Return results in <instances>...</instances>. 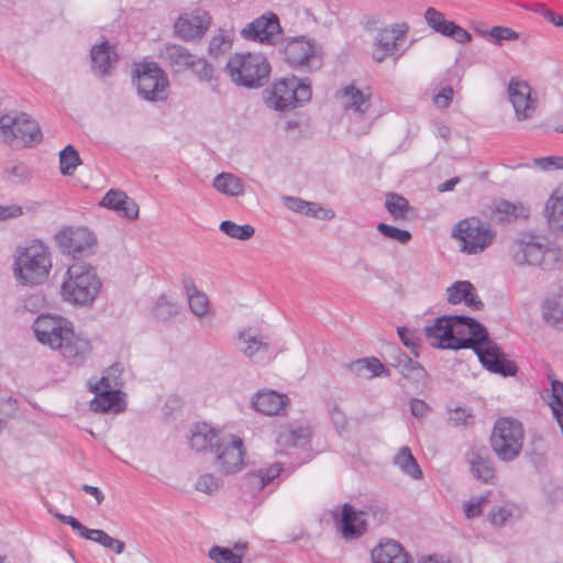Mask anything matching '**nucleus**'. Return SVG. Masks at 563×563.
Here are the masks:
<instances>
[{
	"label": "nucleus",
	"instance_id": "obj_1",
	"mask_svg": "<svg viewBox=\"0 0 563 563\" xmlns=\"http://www.w3.org/2000/svg\"><path fill=\"white\" fill-rule=\"evenodd\" d=\"M37 341L58 350L70 366H80L90 355L92 346L88 339L77 334L73 323L60 316L41 314L33 322Z\"/></svg>",
	"mask_w": 563,
	"mask_h": 563
},
{
	"label": "nucleus",
	"instance_id": "obj_2",
	"mask_svg": "<svg viewBox=\"0 0 563 563\" xmlns=\"http://www.w3.org/2000/svg\"><path fill=\"white\" fill-rule=\"evenodd\" d=\"M511 261L518 266H536L543 271L560 269L563 253L556 246L542 243L541 236L533 232H521L509 246Z\"/></svg>",
	"mask_w": 563,
	"mask_h": 563
},
{
	"label": "nucleus",
	"instance_id": "obj_3",
	"mask_svg": "<svg viewBox=\"0 0 563 563\" xmlns=\"http://www.w3.org/2000/svg\"><path fill=\"white\" fill-rule=\"evenodd\" d=\"M60 294L66 302L87 307L92 305L101 289L96 268L86 263H74L66 272Z\"/></svg>",
	"mask_w": 563,
	"mask_h": 563
},
{
	"label": "nucleus",
	"instance_id": "obj_4",
	"mask_svg": "<svg viewBox=\"0 0 563 563\" xmlns=\"http://www.w3.org/2000/svg\"><path fill=\"white\" fill-rule=\"evenodd\" d=\"M225 71L236 86L257 89L268 82L272 67L262 54L235 53L229 58Z\"/></svg>",
	"mask_w": 563,
	"mask_h": 563
},
{
	"label": "nucleus",
	"instance_id": "obj_5",
	"mask_svg": "<svg viewBox=\"0 0 563 563\" xmlns=\"http://www.w3.org/2000/svg\"><path fill=\"white\" fill-rule=\"evenodd\" d=\"M52 268L51 253L43 243H33L24 247L15 258L14 276L27 286L42 285L48 278Z\"/></svg>",
	"mask_w": 563,
	"mask_h": 563
},
{
	"label": "nucleus",
	"instance_id": "obj_6",
	"mask_svg": "<svg viewBox=\"0 0 563 563\" xmlns=\"http://www.w3.org/2000/svg\"><path fill=\"white\" fill-rule=\"evenodd\" d=\"M312 97L311 84L307 78L296 76L276 80L266 98V104L276 111H288L302 107Z\"/></svg>",
	"mask_w": 563,
	"mask_h": 563
},
{
	"label": "nucleus",
	"instance_id": "obj_7",
	"mask_svg": "<svg viewBox=\"0 0 563 563\" xmlns=\"http://www.w3.org/2000/svg\"><path fill=\"white\" fill-rule=\"evenodd\" d=\"M525 439L522 423L511 417L498 418L490 434V448L503 462H512L521 454Z\"/></svg>",
	"mask_w": 563,
	"mask_h": 563
},
{
	"label": "nucleus",
	"instance_id": "obj_8",
	"mask_svg": "<svg viewBox=\"0 0 563 563\" xmlns=\"http://www.w3.org/2000/svg\"><path fill=\"white\" fill-rule=\"evenodd\" d=\"M137 93L146 101H164L168 97L166 73L155 62L141 63L134 75Z\"/></svg>",
	"mask_w": 563,
	"mask_h": 563
},
{
	"label": "nucleus",
	"instance_id": "obj_9",
	"mask_svg": "<svg viewBox=\"0 0 563 563\" xmlns=\"http://www.w3.org/2000/svg\"><path fill=\"white\" fill-rule=\"evenodd\" d=\"M282 53L286 63L295 69H318L322 62L317 55L314 41L306 36L286 37L279 42Z\"/></svg>",
	"mask_w": 563,
	"mask_h": 563
},
{
	"label": "nucleus",
	"instance_id": "obj_10",
	"mask_svg": "<svg viewBox=\"0 0 563 563\" xmlns=\"http://www.w3.org/2000/svg\"><path fill=\"white\" fill-rule=\"evenodd\" d=\"M0 132L5 140H20L25 146H33L42 140L40 125L24 112L1 115Z\"/></svg>",
	"mask_w": 563,
	"mask_h": 563
},
{
	"label": "nucleus",
	"instance_id": "obj_11",
	"mask_svg": "<svg viewBox=\"0 0 563 563\" xmlns=\"http://www.w3.org/2000/svg\"><path fill=\"white\" fill-rule=\"evenodd\" d=\"M55 240L60 252L71 256L74 260L95 254L97 240L95 234L87 228H64L56 234Z\"/></svg>",
	"mask_w": 563,
	"mask_h": 563
},
{
	"label": "nucleus",
	"instance_id": "obj_12",
	"mask_svg": "<svg viewBox=\"0 0 563 563\" xmlns=\"http://www.w3.org/2000/svg\"><path fill=\"white\" fill-rule=\"evenodd\" d=\"M494 239V230L478 218L460 220V251L479 254L493 243Z\"/></svg>",
	"mask_w": 563,
	"mask_h": 563
},
{
	"label": "nucleus",
	"instance_id": "obj_13",
	"mask_svg": "<svg viewBox=\"0 0 563 563\" xmlns=\"http://www.w3.org/2000/svg\"><path fill=\"white\" fill-rule=\"evenodd\" d=\"M284 31L276 13L268 11L245 25L241 31L244 40L266 45H278L283 40Z\"/></svg>",
	"mask_w": 563,
	"mask_h": 563
},
{
	"label": "nucleus",
	"instance_id": "obj_14",
	"mask_svg": "<svg viewBox=\"0 0 563 563\" xmlns=\"http://www.w3.org/2000/svg\"><path fill=\"white\" fill-rule=\"evenodd\" d=\"M472 476L483 484L494 485L497 479L495 462L485 445H474L465 453Z\"/></svg>",
	"mask_w": 563,
	"mask_h": 563
},
{
	"label": "nucleus",
	"instance_id": "obj_15",
	"mask_svg": "<svg viewBox=\"0 0 563 563\" xmlns=\"http://www.w3.org/2000/svg\"><path fill=\"white\" fill-rule=\"evenodd\" d=\"M494 342L484 324L472 317L460 314V350L471 349L477 355Z\"/></svg>",
	"mask_w": 563,
	"mask_h": 563
},
{
	"label": "nucleus",
	"instance_id": "obj_16",
	"mask_svg": "<svg viewBox=\"0 0 563 563\" xmlns=\"http://www.w3.org/2000/svg\"><path fill=\"white\" fill-rule=\"evenodd\" d=\"M456 327L457 314L438 317L432 325L424 328L426 338L433 347L457 351Z\"/></svg>",
	"mask_w": 563,
	"mask_h": 563
},
{
	"label": "nucleus",
	"instance_id": "obj_17",
	"mask_svg": "<svg viewBox=\"0 0 563 563\" xmlns=\"http://www.w3.org/2000/svg\"><path fill=\"white\" fill-rule=\"evenodd\" d=\"M508 96L519 121H526L533 117L537 110V99L532 97V89L527 81L511 78L508 84Z\"/></svg>",
	"mask_w": 563,
	"mask_h": 563
},
{
	"label": "nucleus",
	"instance_id": "obj_18",
	"mask_svg": "<svg viewBox=\"0 0 563 563\" xmlns=\"http://www.w3.org/2000/svg\"><path fill=\"white\" fill-rule=\"evenodd\" d=\"M477 357L485 369L503 377L515 376L518 372L516 363L507 358V355L496 342L486 346L477 354Z\"/></svg>",
	"mask_w": 563,
	"mask_h": 563
},
{
	"label": "nucleus",
	"instance_id": "obj_19",
	"mask_svg": "<svg viewBox=\"0 0 563 563\" xmlns=\"http://www.w3.org/2000/svg\"><path fill=\"white\" fill-rule=\"evenodd\" d=\"M240 351L254 362L266 363L273 357L271 343L265 336L254 333L251 329L239 332Z\"/></svg>",
	"mask_w": 563,
	"mask_h": 563
},
{
	"label": "nucleus",
	"instance_id": "obj_20",
	"mask_svg": "<svg viewBox=\"0 0 563 563\" xmlns=\"http://www.w3.org/2000/svg\"><path fill=\"white\" fill-rule=\"evenodd\" d=\"M530 217V207L521 201L510 202L497 199L490 209V220L497 224H510Z\"/></svg>",
	"mask_w": 563,
	"mask_h": 563
},
{
	"label": "nucleus",
	"instance_id": "obj_21",
	"mask_svg": "<svg viewBox=\"0 0 563 563\" xmlns=\"http://www.w3.org/2000/svg\"><path fill=\"white\" fill-rule=\"evenodd\" d=\"M231 441L223 440L220 451H216V463L224 474L236 472L243 464V441L240 438L231 437Z\"/></svg>",
	"mask_w": 563,
	"mask_h": 563
},
{
	"label": "nucleus",
	"instance_id": "obj_22",
	"mask_svg": "<svg viewBox=\"0 0 563 563\" xmlns=\"http://www.w3.org/2000/svg\"><path fill=\"white\" fill-rule=\"evenodd\" d=\"M210 22L211 18L207 11L196 10L188 18H179L175 23V31L184 40H194L206 33Z\"/></svg>",
	"mask_w": 563,
	"mask_h": 563
},
{
	"label": "nucleus",
	"instance_id": "obj_23",
	"mask_svg": "<svg viewBox=\"0 0 563 563\" xmlns=\"http://www.w3.org/2000/svg\"><path fill=\"white\" fill-rule=\"evenodd\" d=\"M339 530L345 540L360 538L366 531V519L363 518V511H356L350 504H344Z\"/></svg>",
	"mask_w": 563,
	"mask_h": 563
},
{
	"label": "nucleus",
	"instance_id": "obj_24",
	"mask_svg": "<svg viewBox=\"0 0 563 563\" xmlns=\"http://www.w3.org/2000/svg\"><path fill=\"white\" fill-rule=\"evenodd\" d=\"M190 446L200 451H220L223 445V440L220 439L219 434L214 429L210 428L207 423H197L191 432L189 439Z\"/></svg>",
	"mask_w": 563,
	"mask_h": 563
},
{
	"label": "nucleus",
	"instance_id": "obj_25",
	"mask_svg": "<svg viewBox=\"0 0 563 563\" xmlns=\"http://www.w3.org/2000/svg\"><path fill=\"white\" fill-rule=\"evenodd\" d=\"M373 563H412L409 554L395 540L380 542L372 550Z\"/></svg>",
	"mask_w": 563,
	"mask_h": 563
},
{
	"label": "nucleus",
	"instance_id": "obj_26",
	"mask_svg": "<svg viewBox=\"0 0 563 563\" xmlns=\"http://www.w3.org/2000/svg\"><path fill=\"white\" fill-rule=\"evenodd\" d=\"M96 397L90 402V409L95 412H120L123 410L124 402L121 397V391L118 388H101L96 386L93 388Z\"/></svg>",
	"mask_w": 563,
	"mask_h": 563
},
{
	"label": "nucleus",
	"instance_id": "obj_27",
	"mask_svg": "<svg viewBox=\"0 0 563 563\" xmlns=\"http://www.w3.org/2000/svg\"><path fill=\"white\" fill-rule=\"evenodd\" d=\"M100 205L121 213L128 219H135L139 216V206L122 190L110 189L102 198Z\"/></svg>",
	"mask_w": 563,
	"mask_h": 563
},
{
	"label": "nucleus",
	"instance_id": "obj_28",
	"mask_svg": "<svg viewBox=\"0 0 563 563\" xmlns=\"http://www.w3.org/2000/svg\"><path fill=\"white\" fill-rule=\"evenodd\" d=\"M195 57L186 47L178 44H168L161 53V58L176 74L189 70Z\"/></svg>",
	"mask_w": 563,
	"mask_h": 563
},
{
	"label": "nucleus",
	"instance_id": "obj_29",
	"mask_svg": "<svg viewBox=\"0 0 563 563\" xmlns=\"http://www.w3.org/2000/svg\"><path fill=\"white\" fill-rule=\"evenodd\" d=\"M288 402V397L275 390H261L253 398V407L256 411L275 416L279 415Z\"/></svg>",
	"mask_w": 563,
	"mask_h": 563
},
{
	"label": "nucleus",
	"instance_id": "obj_30",
	"mask_svg": "<svg viewBox=\"0 0 563 563\" xmlns=\"http://www.w3.org/2000/svg\"><path fill=\"white\" fill-rule=\"evenodd\" d=\"M342 97L345 99L344 108L360 117H363L372 106V93L358 89L351 84L341 90Z\"/></svg>",
	"mask_w": 563,
	"mask_h": 563
},
{
	"label": "nucleus",
	"instance_id": "obj_31",
	"mask_svg": "<svg viewBox=\"0 0 563 563\" xmlns=\"http://www.w3.org/2000/svg\"><path fill=\"white\" fill-rule=\"evenodd\" d=\"M543 320L555 328H563V289L545 297L541 305Z\"/></svg>",
	"mask_w": 563,
	"mask_h": 563
},
{
	"label": "nucleus",
	"instance_id": "obj_32",
	"mask_svg": "<svg viewBox=\"0 0 563 563\" xmlns=\"http://www.w3.org/2000/svg\"><path fill=\"white\" fill-rule=\"evenodd\" d=\"M544 217L552 230H563V184L555 188L547 200Z\"/></svg>",
	"mask_w": 563,
	"mask_h": 563
},
{
	"label": "nucleus",
	"instance_id": "obj_33",
	"mask_svg": "<svg viewBox=\"0 0 563 563\" xmlns=\"http://www.w3.org/2000/svg\"><path fill=\"white\" fill-rule=\"evenodd\" d=\"M183 286L191 312L198 317L205 316L209 310L208 297L197 288L195 279L189 275L184 276Z\"/></svg>",
	"mask_w": 563,
	"mask_h": 563
},
{
	"label": "nucleus",
	"instance_id": "obj_34",
	"mask_svg": "<svg viewBox=\"0 0 563 563\" xmlns=\"http://www.w3.org/2000/svg\"><path fill=\"white\" fill-rule=\"evenodd\" d=\"M92 69L100 76L110 74L112 63L115 54L112 52V46L108 42H102L99 45L92 46L90 51Z\"/></svg>",
	"mask_w": 563,
	"mask_h": 563
},
{
	"label": "nucleus",
	"instance_id": "obj_35",
	"mask_svg": "<svg viewBox=\"0 0 563 563\" xmlns=\"http://www.w3.org/2000/svg\"><path fill=\"white\" fill-rule=\"evenodd\" d=\"M408 31L406 24L395 25L390 29L380 30L374 41V46H380L385 51L394 54L398 49V42L405 38V34Z\"/></svg>",
	"mask_w": 563,
	"mask_h": 563
},
{
	"label": "nucleus",
	"instance_id": "obj_36",
	"mask_svg": "<svg viewBox=\"0 0 563 563\" xmlns=\"http://www.w3.org/2000/svg\"><path fill=\"white\" fill-rule=\"evenodd\" d=\"M350 369L361 377L373 378L389 376V371L376 357L361 358L349 365Z\"/></svg>",
	"mask_w": 563,
	"mask_h": 563
},
{
	"label": "nucleus",
	"instance_id": "obj_37",
	"mask_svg": "<svg viewBox=\"0 0 563 563\" xmlns=\"http://www.w3.org/2000/svg\"><path fill=\"white\" fill-rule=\"evenodd\" d=\"M213 187L221 194L230 197H239L244 192L242 179L232 173H221L213 178Z\"/></svg>",
	"mask_w": 563,
	"mask_h": 563
},
{
	"label": "nucleus",
	"instance_id": "obj_38",
	"mask_svg": "<svg viewBox=\"0 0 563 563\" xmlns=\"http://www.w3.org/2000/svg\"><path fill=\"white\" fill-rule=\"evenodd\" d=\"M427 24L437 33L444 36H454L457 34V24L444 18L443 13L430 7L424 12Z\"/></svg>",
	"mask_w": 563,
	"mask_h": 563
},
{
	"label": "nucleus",
	"instance_id": "obj_39",
	"mask_svg": "<svg viewBox=\"0 0 563 563\" xmlns=\"http://www.w3.org/2000/svg\"><path fill=\"white\" fill-rule=\"evenodd\" d=\"M394 464L415 479L422 478V471L408 446H402L394 456Z\"/></svg>",
	"mask_w": 563,
	"mask_h": 563
},
{
	"label": "nucleus",
	"instance_id": "obj_40",
	"mask_svg": "<svg viewBox=\"0 0 563 563\" xmlns=\"http://www.w3.org/2000/svg\"><path fill=\"white\" fill-rule=\"evenodd\" d=\"M189 70L199 81L208 84L213 91L217 90L218 77L216 76V69L206 58L196 56Z\"/></svg>",
	"mask_w": 563,
	"mask_h": 563
},
{
	"label": "nucleus",
	"instance_id": "obj_41",
	"mask_svg": "<svg viewBox=\"0 0 563 563\" xmlns=\"http://www.w3.org/2000/svg\"><path fill=\"white\" fill-rule=\"evenodd\" d=\"M460 302H463L472 311H479L484 308V302L478 297L474 285L468 280H460Z\"/></svg>",
	"mask_w": 563,
	"mask_h": 563
},
{
	"label": "nucleus",
	"instance_id": "obj_42",
	"mask_svg": "<svg viewBox=\"0 0 563 563\" xmlns=\"http://www.w3.org/2000/svg\"><path fill=\"white\" fill-rule=\"evenodd\" d=\"M80 164L79 153L73 145H67L59 152V169L64 176L73 175Z\"/></svg>",
	"mask_w": 563,
	"mask_h": 563
},
{
	"label": "nucleus",
	"instance_id": "obj_43",
	"mask_svg": "<svg viewBox=\"0 0 563 563\" xmlns=\"http://www.w3.org/2000/svg\"><path fill=\"white\" fill-rule=\"evenodd\" d=\"M219 228L225 235L240 241H246L255 233V229L251 224L240 225L231 220L222 221Z\"/></svg>",
	"mask_w": 563,
	"mask_h": 563
},
{
	"label": "nucleus",
	"instance_id": "obj_44",
	"mask_svg": "<svg viewBox=\"0 0 563 563\" xmlns=\"http://www.w3.org/2000/svg\"><path fill=\"white\" fill-rule=\"evenodd\" d=\"M311 438V431L309 428H297L287 430L279 434V442L289 446H301L309 442Z\"/></svg>",
	"mask_w": 563,
	"mask_h": 563
},
{
	"label": "nucleus",
	"instance_id": "obj_45",
	"mask_svg": "<svg viewBox=\"0 0 563 563\" xmlns=\"http://www.w3.org/2000/svg\"><path fill=\"white\" fill-rule=\"evenodd\" d=\"M387 211L395 220L405 219L406 212L409 210V202L406 198L398 194H388L385 202Z\"/></svg>",
	"mask_w": 563,
	"mask_h": 563
},
{
	"label": "nucleus",
	"instance_id": "obj_46",
	"mask_svg": "<svg viewBox=\"0 0 563 563\" xmlns=\"http://www.w3.org/2000/svg\"><path fill=\"white\" fill-rule=\"evenodd\" d=\"M377 231L384 238L398 242L399 244L402 245L408 244L412 239V234L410 233V231L384 222L377 224Z\"/></svg>",
	"mask_w": 563,
	"mask_h": 563
},
{
	"label": "nucleus",
	"instance_id": "obj_47",
	"mask_svg": "<svg viewBox=\"0 0 563 563\" xmlns=\"http://www.w3.org/2000/svg\"><path fill=\"white\" fill-rule=\"evenodd\" d=\"M123 367L120 363H114L109 366L102 374V377L99 380V386L101 388H118L120 389L123 386L121 376H122Z\"/></svg>",
	"mask_w": 563,
	"mask_h": 563
},
{
	"label": "nucleus",
	"instance_id": "obj_48",
	"mask_svg": "<svg viewBox=\"0 0 563 563\" xmlns=\"http://www.w3.org/2000/svg\"><path fill=\"white\" fill-rule=\"evenodd\" d=\"M402 363L397 364V369L406 378L419 379L424 375V368L408 355H400Z\"/></svg>",
	"mask_w": 563,
	"mask_h": 563
},
{
	"label": "nucleus",
	"instance_id": "obj_49",
	"mask_svg": "<svg viewBox=\"0 0 563 563\" xmlns=\"http://www.w3.org/2000/svg\"><path fill=\"white\" fill-rule=\"evenodd\" d=\"M208 556L216 563H241L240 553H234L230 548L221 545L210 548Z\"/></svg>",
	"mask_w": 563,
	"mask_h": 563
},
{
	"label": "nucleus",
	"instance_id": "obj_50",
	"mask_svg": "<svg viewBox=\"0 0 563 563\" xmlns=\"http://www.w3.org/2000/svg\"><path fill=\"white\" fill-rule=\"evenodd\" d=\"M488 40L495 45H501L504 41L518 40L519 34L506 26H494L488 31Z\"/></svg>",
	"mask_w": 563,
	"mask_h": 563
},
{
	"label": "nucleus",
	"instance_id": "obj_51",
	"mask_svg": "<svg viewBox=\"0 0 563 563\" xmlns=\"http://www.w3.org/2000/svg\"><path fill=\"white\" fill-rule=\"evenodd\" d=\"M232 46V41L228 35L219 33L214 35L209 43V54L213 57H218L228 52Z\"/></svg>",
	"mask_w": 563,
	"mask_h": 563
},
{
	"label": "nucleus",
	"instance_id": "obj_52",
	"mask_svg": "<svg viewBox=\"0 0 563 563\" xmlns=\"http://www.w3.org/2000/svg\"><path fill=\"white\" fill-rule=\"evenodd\" d=\"M258 471L260 482L262 489L267 485L272 484L276 478L279 477L284 471L283 463L276 462L267 467H262Z\"/></svg>",
	"mask_w": 563,
	"mask_h": 563
},
{
	"label": "nucleus",
	"instance_id": "obj_53",
	"mask_svg": "<svg viewBox=\"0 0 563 563\" xmlns=\"http://www.w3.org/2000/svg\"><path fill=\"white\" fill-rule=\"evenodd\" d=\"M551 398L549 400V406L552 410V413L555 412V410H563V383L551 378Z\"/></svg>",
	"mask_w": 563,
	"mask_h": 563
},
{
	"label": "nucleus",
	"instance_id": "obj_54",
	"mask_svg": "<svg viewBox=\"0 0 563 563\" xmlns=\"http://www.w3.org/2000/svg\"><path fill=\"white\" fill-rule=\"evenodd\" d=\"M5 179L11 183H21L29 176V169L23 163L9 164L4 167Z\"/></svg>",
	"mask_w": 563,
	"mask_h": 563
},
{
	"label": "nucleus",
	"instance_id": "obj_55",
	"mask_svg": "<svg viewBox=\"0 0 563 563\" xmlns=\"http://www.w3.org/2000/svg\"><path fill=\"white\" fill-rule=\"evenodd\" d=\"M363 511V516L372 518L376 523L380 525L388 520L389 512L384 504H372L366 507Z\"/></svg>",
	"mask_w": 563,
	"mask_h": 563
},
{
	"label": "nucleus",
	"instance_id": "obj_56",
	"mask_svg": "<svg viewBox=\"0 0 563 563\" xmlns=\"http://www.w3.org/2000/svg\"><path fill=\"white\" fill-rule=\"evenodd\" d=\"M303 214L308 216V217L316 218V219L325 220V221L332 220L335 217V213L332 209H325L322 206H320L319 203L309 202V201H308V207H306Z\"/></svg>",
	"mask_w": 563,
	"mask_h": 563
},
{
	"label": "nucleus",
	"instance_id": "obj_57",
	"mask_svg": "<svg viewBox=\"0 0 563 563\" xmlns=\"http://www.w3.org/2000/svg\"><path fill=\"white\" fill-rule=\"evenodd\" d=\"M488 503L487 496L476 497L464 504V512L467 518H474L483 514L485 505Z\"/></svg>",
	"mask_w": 563,
	"mask_h": 563
},
{
	"label": "nucleus",
	"instance_id": "obj_58",
	"mask_svg": "<svg viewBox=\"0 0 563 563\" xmlns=\"http://www.w3.org/2000/svg\"><path fill=\"white\" fill-rule=\"evenodd\" d=\"M219 487V479L211 474L201 475L196 483V489L206 494H213Z\"/></svg>",
	"mask_w": 563,
	"mask_h": 563
},
{
	"label": "nucleus",
	"instance_id": "obj_59",
	"mask_svg": "<svg viewBox=\"0 0 563 563\" xmlns=\"http://www.w3.org/2000/svg\"><path fill=\"white\" fill-rule=\"evenodd\" d=\"M533 164L543 170L563 169V156L534 158Z\"/></svg>",
	"mask_w": 563,
	"mask_h": 563
},
{
	"label": "nucleus",
	"instance_id": "obj_60",
	"mask_svg": "<svg viewBox=\"0 0 563 563\" xmlns=\"http://www.w3.org/2000/svg\"><path fill=\"white\" fill-rule=\"evenodd\" d=\"M409 409L413 417L423 419L431 412V407L422 399L411 398L409 401Z\"/></svg>",
	"mask_w": 563,
	"mask_h": 563
},
{
	"label": "nucleus",
	"instance_id": "obj_61",
	"mask_svg": "<svg viewBox=\"0 0 563 563\" xmlns=\"http://www.w3.org/2000/svg\"><path fill=\"white\" fill-rule=\"evenodd\" d=\"M454 97V89L450 86L443 87L437 95L433 96V103L439 109L449 107Z\"/></svg>",
	"mask_w": 563,
	"mask_h": 563
},
{
	"label": "nucleus",
	"instance_id": "obj_62",
	"mask_svg": "<svg viewBox=\"0 0 563 563\" xmlns=\"http://www.w3.org/2000/svg\"><path fill=\"white\" fill-rule=\"evenodd\" d=\"M56 517L66 525H69L74 531H76L81 538L88 537L89 528L84 526L78 519L73 516H66L57 514Z\"/></svg>",
	"mask_w": 563,
	"mask_h": 563
},
{
	"label": "nucleus",
	"instance_id": "obj_63",
	"mask_svg": "<svg viewBox=\"0 0 563 563\" xmlns=\"http://www.w3.org/2000/svg\"><path fill=\"white\" fill-rule=\"evenodd\" d=\"M283 202L289 210L300 214H303L306 207H308V201L297 197L285 196L283 197Z\"/></svg>",
	"mask_w": 563,
	"mask_h": 563
},
{
	"label": "nucleus",
	"instance_id": "obj_64",
	"mask_svg": "<svg viewBox=\"0 0 563 563\" xmlns=\"http://www.w3.org/2000/svg\"><path fill=\"white\" fill-rule=\"evenodd\" d=\"M510 516H511V512L509 510H507L506 508H503V507H499L496 509L494 508L489 512V520L494 526L500 527L508 520V518Z\"/></svg>",
	"mask_w": 563,
	"mask_h": 563
}]
</instances>
